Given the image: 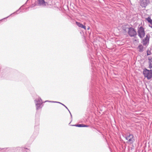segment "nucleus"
<instances>
[{
    "label": "nucleus",
    "instance_id": "obj_25",
    "mask_svg": "<svg viewBox=\"0 0 152 152\" xmlns=\"http://www.w3.org/2000/svg\"><path fill=\"white\" fill-rule=\"evenodd\" d=\"M26 152H29V151H26Z\"/></svg>",
    "mask_w": 152,
    "mask_h": 152
},
{
    "label": "nucleus",
    "instance_id": "obj_18",
    "mask_svg": "<svg viewBox=\"0 0 152 152\" xmlns=\"http://www.w3.org/2000/svg\"><path fill=\"white\" fill-rule=\"evenodd\" d=\"M89 126L88 125H86L83 124V127H88Z\"/></svg>",
    "mask_w": 152,
    "mask_h": 152
},
{
    "label": "nucleus",
    "instance_id": "obj_3",
    "mask_svg": "<svg viewBox=\"0 0 152 152\" xmlns=\"http://www.w3.org/2000/svg\"><path fill=\"white\" fill-rule=\"evenodd\" d=\"M125 139L128 140V142L130 144H132L135 141L134 137L133 135L129 134L125 137Z\"/></svg>",
    "mask_w": 152,
    "mask_h": 152
},
{
    "label": "nucleus",
    "instance_id": "obj_2",
    "mask_svg": "<svg viewBox=\"0 0 152 152\" xmlns=\"http://www.w3.org/2000/svg\"><path fill=\"white\" fill-rule=\"evenodd\" d=\"M138 35L141 39H142L145 36V33L144 28L140 26L138 30Z\"/></svg>",
    "mask_w": 152,
    "mask_h": 152
},
{
    "label": "nucleus",
    "instance_id": "obj_14",
    "mask_svg": "<svg viewBox=\"0 0 152 152\" xmlns=\"http://www.w3.org/2000/svg\"><path fill=\"white\" fill-rule=\"evenodd\" d=\"M16 150L17 151H20V152H21L22 151L23 148L21 147H17Z\"/></svg>",
    "mask_w": 152,
    "mask_h": 152
},
{
    "label": "nucleus",
    "instance_id": "obj_23",
    "mask_svg": "<svg viewBox=\"0 0 152 152\" xmlns=\"http://www.w3.org/2000/svg\"><path fill=\"white\" fill-rule=\"evenodd\" d=\"M89 29H90V27H88V28H87V30H89Z\"/></svg>",
    "mask_w": 152,
    "mask_h": 152
},
{
    "label": "nucleus",
    "instance_id": "obj_21",
    "mask_svg": "<svg viewBox=\"0 0 152 152\" xmlns=\"http://www.w3.org/2000/svg\"><path fill=\"white\" fill-rule=\"evenodd\" d=\"M61 104L62 105H63L64 106V107H65L67 109H68V108H67V107L66 106H65L64 104Z\"/></svg>",
    "mask_w": 152,
    "mask_h": 152
},
{
    "label": "nucleus",
    "instance_id": "obj_24",
    "mask_svg": "<svg viewBox=\"0 0 152 152\" xmlns=\"http://www.w3.org/2000/svg\"><path fill=\"white\" fill-rule=\"evenodd\" d=\"M57 103H59L60 104H62L61 103H60V102H57Z\"/></svg>",
    "mask_w": 152,
    "mask_h": 152
},
{
    "label": "nucleus",
    "instance_id": "obj_16",
    "mask_svg": "<svg viewBox=\"0 0 152 152\" xmlns=\"http://www.w3.org/2000/svg\"><path fill=\"white\" fill-rule=\"evenodd\" d=\"M21 7H20L18 10H17L16 12H14L13 13H12L10 15L8 16V17H6V18H4L3 19H4L5 18H8V17H9V16H10L11 15H12L13 14H15L16 13V14H18V12L19 11V10H20V9H21Z\"/></svg>",
    "mask_w": 152,
    "mask_h": 152
},
{
    "label": "nucleus",
    "instance_id": "obj_8",
    "mask_svg": "<svg viewBox=\"0 0 152 152\" xmlns=\"http://www.w3.org/2000/svg\"><path fill=\"white\" fill-rule=\"evenodd\" d=\"M149 3V0H142L140 2V5L143 7H145Z\"/></svg>",
    "mask_w": 152,
    "mask_h": 152
},
{
    "label": "nucleus",
    "instance_id": "obj_5",
    "mask_svg": "<svg viewBox=\"0 0 152 152\" xmlns=\"http://www.w3.org/2000/svg\"><path fill=\"white\" fill-rule=\"evenodd\" d=\"M128 34L130 37H135L137 35V32L135 29L132 28H129Z\"/></svg>",
    "mask_w": 152,
    "mask_h": 152
},
{
    "label": "nucleus",
    "instance_id": "obj_11",
    "mask_svg": "<svg viewBox=\"0 0 152 152\" xmlns=\"http://www.w3.org/2000/svg\"><path fill=\"white\" fill-rule=\"evenodd\" d=\"M148 60L149 64V68L151 69L152 68V58L151 57H149Z\"/></svg>",
    "mask_w": 152,
    "mask_h": 152
},
{
    "label": "nucleus",
    "instance_id": "obj_26",
    "mask_svg": "<svg viewBox=\"0 0 152 152\" xmlns=\"http://www.w3.org/2000/svg\"><path fill=\"white\" fill-rule=\"evenodd\" d=\"M2 20H2H0H0Z\"/></svg>",
    "mask_w": 152,
    "mask_h": 152
},
{
    "label": "nucleus",
    "instance_id": "obj_6",
    "mask_svg": "<svg viewBox=\"0 0 152 152\" xmlns=\"http://www.w3.org/2000/svg\"><path fill=\"white\" fill-rule=\"evenodd\" d=\"M2 151V152H6L8 151H10L11 152H20V151H17L16 148L15 147H13L11 148H6L1 149Z\"/></svg>",
    "mask_w": 152,
    "mask_h": 152
},
{
    "label": "nucleus",
    "instance_id": "obj_7",
    "mask_svg": "<svg viewBox=\"0 0 152 152\" xmlns=\"http://www.w3.org/2000/svg\"><path fill=\"white\" fill-rule=\"evenodd\" d=\"M150 36L149 34H147L144 39L142 40V43L144 45H148L149 43Z\"/></svg>",
    "mask_w": 152,
    "mask_h": 152
},
{
    "label": "nucleus",
    "instance_id": "obj_9",
    "mask_svg": "<svg viewBox=\"0 0 152 152\" xmlns=\"http://www.w3.org/2000/svg\"><path fill=\"white\" fill-rule=\"evenodd\" d=\"M47 4L44 0H38V4L39 6L44 7L46 6Z\"/></svg>",
    "mask_w": 152,
    "mask_h": 152
},
{
    "label": "nucleus",
    "instance_id": "obj_10",
    "mask_svg": "<svg viewBox=\"0 0 152 152\" xmlns=\"http://www.w3.org/2000/svg\"><path fill=\"white\" fill-rule=\"evenodd\" d=\"M137 48L138 49V50L140 52H142L144 50V47L141 44L140 45L137 47Z\"/></svg>",
    "mask_w": 152,
    "mask_h": 152
},
{
    "label": "nucleus",
    "instance_id": "obj_27",
    "mask_svg": "<svg viewBox=\"0 0 152 152\" xmlns=\"http://www.w3.org/2000/svg\"><path fill=\"white\" fill-rule=\"evenodd\" d=\"M0 149H1V148H0Z\"/></svg>",
    "mask_w": 152,
    "mask_h": 152
},
{
    "label": "nucleus",
    "instance_id": "obj_15",
    "mask_svg": "<svg viewBox=\"0 0 152 152\" xmlns=\"http://www.w3.org/2000/svg\"><path fill=\"white\" fill-rule=\"evenodd\" d=\"M73 126H76L78 127H83V124H77L72 125Z\"/></svg>",
    "mask_w": 152,
    "mask_h": 152
},
{
    "label": "nucleus",
    "instance_id": "obj_22",
    "mask_svg": "<svg viewBox=\"0 0 152 152\" xmlns=\"http://www.w3.org/2000/svg\"><path fill=\"white\" fill-rule=\"evenodd\" d=\"M67 110H68V111H69V113H70V114L71 116V117H72V114H71V113H70V111H69V109H67Z\"/></svg>",
    "mask_w": 152,
    "mask_h": 152
},
{
    "label": "nucleus",
    "instance_id": "obj_19",
    "mask_svg": "<svg viewBox=\"0 0 152 152\" xmlns=\"http://www.w3.org/2000/svg\"><path fill=\"white\" fill-rule=\"evenodd\" d=\"M54 102V103L57 102H55V101H45V102Z\"/></svg>",
    "mask_w": 152,
    "mask_h": 152
},
{
    "label": "nucleus",
    "instance_id": "obj_12",
    "mask_svg": "<svg viewBox=\"0 0 152 152\" xmlns=\"http://www.w3.org/2000/svg\"><path fill=\"white\" fill-rule=\"evenodd\" d=\"M76 24L78 27L81 28H82V27H83V26L84 25L83 24H82L80 23L77 21L76 22Z\"/></svg>",
    "mask_w": 152,
    "mask_h": 152
},
{
    "label": "nucleus",
    "instance_id": "obj_4",
    "mask_svg": "<svg viewBox=\"0 0 152 152\" xmlns=\"http://www.w3.org/2000/svg\"><path fill=\"white\" fill-rule=\"evenodd\" d=\"M34 101L36 104V110H37L41 108L42 107H41V106L42 103L41 99L40 98H38L35 99Z\"/></svg>",
    "mask_w": 152,
    "mask_h": 152
},
{
    "label": "nucleus",
    "instance_id": "obj_17",
    "mask_svg": "<svg viewBox=\"0 0 152 152\" xmlns=\"http://www.w3.org/2000/svg\"><path fill=\"white\" fill-rule=\"evenodd\" d=\"M147 56L150 55L151 53V51H148V50L147 51Z\"/></svg>",
    "mask_w": 152,
    "mask_h": 152
},
{
    "label": "nucleus",
    "instance_id": "obj_20",
    "mask_svg": "<svg viewBox=\"0 0 152 152\" xmlns=\"http://www.w3.org/2000/svg\"><path fill=\"white\" fill-rule=\"evenodd\" d=\"M82 28H84L85 30H86V26L85 25H83V27H82Z\"/></svg>",
    "mask_w": 152,
    "mask_h": 152
},
{
    "label": "nucleus",
    "instance_id": "obj_13",
    "mask_svg": "<svg viewBox=\"0 0 152 152\" xmlns=\"http://www.w3.org/2000/svg\"><path fill=\"white\" fill-rule=\"evenodd\" d=\"M146 20L150 24H152V20L150 17H148L146 19Z\"/></svg>",
    "mask_w": 152,
    "mask_h": 152
},
{
    "label": "nucleus",
    "instance_id": "obj_1",
    "mask_svg": "<svg viewBox=\"0 0 152 152\" xmlns=\"http://www.w3.org/2000/svg\"><path fill=\"white\" fill-rule=\"evenodd\" d=\"M143 74L145 77H147L148 79H150L152 77V71L151 70H149L146 69L143 71Z\"/></svg>",
    "mask_w": 152,
    "mask_h": 152
}]
</instances>
